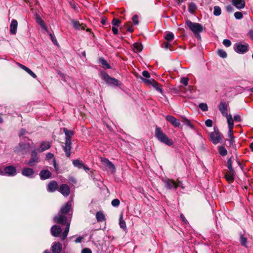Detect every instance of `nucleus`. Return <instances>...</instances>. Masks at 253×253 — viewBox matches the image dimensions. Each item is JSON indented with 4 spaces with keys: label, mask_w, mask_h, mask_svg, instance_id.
I'll list each match as a JSON object with an SVG mask.
<instances>
[{
    "label": "nucleus",
    "mask_w": 253,
    "mask_h": 253,
    "mask_svg": "<svg viewBox=\"0 0 253 253\" xmlns=\"http://www.w3.org/2000/svg\"><path fill=\"white\" fill-rule=\"evenodd\" d=\"M132 20L133 21V23L135 25H137L139 23L138 21V16L137 15H134L132 17Z\"/></svg>",
    "instance_id": "50"
},
{
    "label": "nucleus",
    "mask_w": 253,
    "mask_h": 253,
    "mask_svg": "<svg viewBox=\"0 0 253 253\" xmlns=\"http://www.w3.org/2000/svg\"><path fill=\"white\" fill-rule=\"evenodd\" d=\"M226 10L228 12H232L233 11V8L231 5H227L226 6Z\"/></svg>",
    "instance_id": "60"
},
{
    "label": "nucleus",
    "mask_w": 253,
    "mask_h": 253,
    "mask_svg": "<svg viewBox=\"0 0 253 253\" xmlns=\"http://www.w3.org/2000/svg\"><path fill=\"white\" fill-rule=\"evenodd\" d=\"M63 131L66 136L65 140L71 141V138L74 135V132L72 130L67 129V128L65 127L63 128Z\"/></svg>",
    "instance_id": "26"
},
{
    "label": "nucleus",
    "mask_w": 253,
    "mask_h": 253,
    "mask_svg": "<svg viewBox=\"0 0 253 253\" xmlns=\"http://www.w3.org/2000/svg\"><path fill=\"white\" fill-rule=\"evenodd\" d=\"M152 86H153L155 88V89L158 91L160 92L161 93H163L162 86L156 81L154 82Z\"/></svg>",
    "instance_id": "34"
},
{
    "label": "nucleus",
    "mask_w": 253,
    "mask_h": 253,
    "mask_svg": "<svg viewBox=\"0 0 253 253\" xmlns=\"http://www.w3.org/2000/svg\"><path fill=\"white\" fill-rule=\"evenodd\" d=\"M139 78L145 84L149 85H153V83L155 81L154 79H144L141 76H139Z\"/></svg>",
    "instance_id": "32"
},
{
    "label": "nucleus",
    "mask_w": 253,
    "mask_h": 253,
    "mask_svg": "<svg viewBox=\"0 0 253 253\" xmlns=\"http://www.w3.org/2000/svg\"><path fill=\"white\" fill-rule=\"evenodd\" d=\"M227 118V123L228 124V127H231V128H233L234 122L232 119V117L231 115H227L225 116Z\"/></svg>",
    "instance_id": "36"
},
{
    "label": "nucleus",
    "mask_w": 253,
    "mask_h": 253,
    "mask_svg": "<svg viewBox=\"0 0 253 253\" xmlns=\"http://www.w3.org/2000/svg\"><path fill=\"white\" fill-rule=\"evenodd\" d=\"M228 141L229 142L230 146H233L235 145L234 137L231 138L230 139L228 140Z\"/></svg>",
    "instance_id": "56"
},
{
    "label": "nucleus",
    "mask_w": 253,
    "mask_h": 253,
    "mask_svg": "<svg viewBox=\"0 0 253 253\" xmlns=\"http://www.w3.org/2000/svg\"><path fill=\"white\" fill-rule=\"evenodd\" d=\"M210 137L212 142L216 144L218 143L222 137V134L218 131L214 129L213 132L211 133Z\"/></svg>",
    "instance_id": "9"
},
{
    "label": "nucleus",
    "mask_w": 253,
    "mask_h": 253,
    "mask_svg": "<svg viewBox=\"0 0 253 253\" xmlns=\"http://www.w3.org/2000/svg\"><path fill=\"white\" fill-rule=\"evenodd\" d=\"M71 141L65 140L64 145H63V149L67 157H70L71 155Z\"/></svg>",
    "instance_id": "12"
},
{
    "label": "nucleus",
    "mask_w": 253,
    "mask_h": 253,
    "mask_svg": "<svg viewBox=\"0 0 253 253\" xmlns=\"http://www.w3.org/2000/svg\"><path fill=\"white\" fill-rule=\"evenodd\" d=\"M54 157V155L53 154L48 153L46 154V158L47 160H50L51 159H53Z\"/></svg>",
    "instance_id": "57"
},
{
    "label": "nucleus",
    "mask_w": 253,
    "mask_h": 253,
    "mask_svg": "<svg viewBox=\"0 0 253 253\" xmlns=\"http://www.w3.org/2000/svg\"><path fill=\"white\" fill-rule=\"evenodd\" d=\"M51 147V143L49 141L46 142H42L41 144L40 148L38 149V151L40 152H42L48 149H49Z\"/></svg>",
    "instance_id": "20"
},
{
    "label": "nucleus",
    "mask_w": 253,
    "mask_h": 253,
    "mask_svg": "<svg viewBox=\"0 0 253 253\" xmlns=\"http://www.w3.org/2000/svg\"><path fill=\"white\" fill-rule=\"evenodd\" d=\"M120 201L118 199H114L112 201L111 204L113 207H117L120 205Z\"/></svg>",
    "instance_id": "47"
},
{
    "label": "nucleus",
    "mask_w": 253,
    "mask_h": 253,
    "mask_svg": "<svg viewBox=\"0 0 253 253\" xmlns=\"http://www.w3.org/2000/svg\"><path fill=\"white\" fill-rule=\"evenodd\" d=\"M205 125L208 127H211L212 126V120H211L210 119H208V120H206V122H205Z\"/></svg>",
    "instance_id": "53"
},
{
    "label": "nucleus",
    "mask_w": 253,
    "mask_h": 253,
    "mask_svg": "<svg viewBox=\"0 0 253 253\" xmlns=\"http://www.w3.org/2000/svg\"><path fill=\"white\" fill-rule=\"evenodd\" d=\"M17 64L18 66L21 69H23L24 71H25L27 73H28L30 76H31L33 78L35 79L37 78L36 75L29 68L26 67L25 66L19 63H17Z\"/></svg>",
    "instance_id": "25"
},
{
    "label": "nucleus",
    "mask_w": 253,
    "mask_h": 253,
    "mask_svg": "<svg viewBox=\"0 0 253 253\" xmlns=\"http://www.w3.org/2000/svg\"><path fill=\"white\" fill-rule=\"evenodd\" d=\"M50 36L51 38V40L52 42L54 43V44H57V42L56 39V38L53 35H52L51 34H50Z\"/></svg>",
    "instance_id": "55"
},
{
    "label": "nucleus",
    "mask_w": 253,
    "mask_h": 253,
    "mask_svg": "<svg viewBox=\"0 0 253 253\" xmlns=\"http://www.w3.org/2000/svg\"><path fill=\"white\" fill-rule=\"evenodd\" d=\"M182 122L186 126L190 127L192 129L194 128V126L192 125V124L190 122V120H189L188 119H187L185 117H182Z\"/></svg>",
    "instance_id": "28"
},
{
    "label": "nucleus",
    "mask_w": 253,
    "mask_h": 253,
    "mask_svg": "<svg viewBox=\"0 0 253 253\" xmlns=\"http://www.w3.org/2000/svg\"><path fill=\"white\" fill-rule=\"evenodd\" d=\"M37 22L38 23V24H39L41 27L43 29H44V30L45 31H47V27L45 24V23H44L42 19V18L40 17H38L37 18Z\"/></svg>",
    "instance_id": "31"
},
{
    "label": "nucleus",
    "mask_w": 253,
    "mask_h": 253,
    "mask_svg": "<svg viewBox=\"0 0 253 253\" xmlns=\"http://www.w3.org/2000/svg\"><path fill=\"white\" fill-rule=\"evenodd\" d=\"M133 47L135 52H140L142 49V45L138 43H134Z\"/></svg>",
    "instance_id": "38"
},
{
    "label": "nucleus",
    "mask_w": 253,
    "mask_h": 253,
    "mask_svg": "<svg viewBox=\"0 0 253 253\" xmlns=\"http://www.w3.org/2000/svg\"><path fill=\"white\" fill-rule=\"evenodd\" d=\"M155 136L160 142L166 145L169 146L173 145L172 140L167 136L160 127L156 126L155 131Z\"/></svg>",
    "instance_id": "2"
},
{
    "label": "nucleus",
    "mask_w": 253,
    "mask_h": 253,
    "mask_svg": "<svg viewBox=\"0 0 253 253\" xmlns=\"http://www.w3.org/2000/svg\"><path fill=\"white\" fill-rule=\"evenodd\" d=\"M21 173L23 175L32 178L34 177V171L30 168H25L21 170Z\"/></svg>",
    "instance_id": "10"
},
{
    "label": "nucleus",
    "mask_w": 253,
    "mask_h": 253,
    "mask_svg": "<svg viewBox=\"0 0 253 253\" xmlns=\"http://www.w3.org/2000/svg\"><path fill=\"white\" fill-rule=\"evenodd\" d=\"M188 78H182L180 80V83L182 84L184 86H187L188 83Z\"/></svg>",
    "instance_id": "48"
},
{
    "label": "nucleus",
    "mask_w": 253,
    "mask_h": 253,
    "mask_svg": "<svg viewBox=\"0 0 253 253\" xmlns=\"http://www.w3.org/2000/svg\"><path fill=\"white\" fill-rule=\"evenodd\" d=\"M231 2L238 9H242L245 6V2L244 0H232Z\"/></svg>",
    "instance_id": "16"
},
{
    "label": "nucleus",
    "mask_w": 253,
    "mask_h": 253,
    "mask_svg": "<svg viewBox=\"0 0 253 253\" xmlns=\"http://www.w3.org/2000/svg\"><path fill=\"white\" fill-rule=\"evenodd\" d=\"M233 128H231V127H229V131H228V137L230 138L234 137L233 132Z\"/></svg>",
    "instance_id": "52"
},
{
    "label": "nucleus",
    "mask_w": 253,
    "mask_h": 253,
    "mask_svg": "<svg viewBox=\"0 0 253 253\" xmlns=\"http://www.w3.org/2000/svg\"><path fill=\"white\" fill-rule=\"evenodd\" d=\"M217 54L219 56L223 58H226L227 57L226 52L222 49H218Z\"/></svg>",
    "instance_id": "41"
},
{
    "label": "nucleus",
    "mask_w": 253,
    "mask_h": 253,
    "mask_svg": "<svg viewBox=\"0 0 253 253\" xmlns=\"http://www.w3.org/2000/svg\"><path fill=\"white\" fill-rule=\"evenodd\" d=\"M72 207V203L71 202H68L66 203V204L63 206L60 210V212L62 214H66L69 212L71 209Z\"/></svg>",
    "instance_id": "23"
},
{
    "label": "nucleus",
    "mask_w": 253,
    "mask_h": 253,
    "mask_svg": "<svg viewBox=\"0 0 253 253\" xmlns=\"http://www.w3.org/2000/svg\"><path fill=\"white\" fill-rule=\"evenodd\" d=\"M234 15L236 19H241L243 17L242 13L239 11L235 12Z\"/></svg>",
    "instance_id": "46"
},
{
    "label": "nucleus",
    "mask_w": 253,
    "mask_h": 253,
    "mask_svg": "<svg viewBox=\"0 0 253 253\" xmlns=\"http://www.w3.org/2000/svg\"><path fill=\"white\" fill-rule=\"evenodd\" d=\"M121 23L120 20L117 18H114L112 21V24L114 26H119V24Z\"/></svg>",
    "instance_id": "51"
},
{
    "label": "nucleus",
    "mask_w": 253,
    "mask_h": 253,
    "mask_svg": "<svg viewBox=\"0 0 253 253\" xmlns=\"http://www.w3.org/2000/svg\"><path fill=\"white\" fill-rule=\"evenodd\" d=\"M163 181L165 183V187L168 189H174L176 190L178 185H180V184H181V181H178L176 182L173 180L169 178L166 179Z\"/></svg>",
    "instance_id": "6"
},
{
    "label": "nucleus",
    "mask_w": 253,
    "mask_h": 253,
    "mask_svg": "<svg viewBox=\"0 0 253 253\" xmlns=\"http://www.w3.org/2000/svg\"><path fill=\"white\" fill-rule=\"evenodd\" d=\"M59 191L65 197L68 196L70 192L69 186L66 184H63L60 185L59 188Z\"/></svg>",
    "instance_id": "15"
},
{
    "label": "nucleus",
    "mask_w": 253,
    "mask_h": 253,
    "mask_svg": "<svg viewBox=\"0 0 253 253\" xmlns=\"http://www.w3.org/2000/svg\"><path fill=\"white\" fill-rule=\"evenodd\" d=\"M235 172V170H229L225 173V177L229 182H232L234 179Z\"/></svg>",
    "instance_id": "22"
},
{
    "label": "nucleus",
    "mask_w": 253,
    "mask_h": 253,
    "mask_svg": "<svg viewBox=\"0 0 253 253\" xmlns=\"http://www.w3.org/2000/svg\"><path fill=\"white\" fill-rule=\"evenodd\" d=\"M82 253H92V252L90 249L88 248H85L82 251Z\"/></svg>",
    "instance_id": "58"
},
{
    "label": "nucleus",
    "mask_w": 253,
    "mask_h": 253,
    "mask_svg": "<svg viewBox=\"0 0 253 253\" xmlns=\"http://www.w3.org/2000/svg\"><path fill=\"white\" fill-rule=\"evenodd\" d=\"M223 44L226 47H229L231 45V42L229 40L225 39L223 41Z\"/></svg>",
    "instance_id": "49"
},
{
    "label": "nucleus",
    "mask_w": 253,
    "mask_h": 253,
    "mask_svg": "<svg viewBox=\"0 0 253 253\" xmlns=\"http://www.w3.org/2000/svg\"><path fill=\"white\" fill-rule=\"evenodd\" d=\"M240 241L241 245L243 246L247 247V238L244 237L243 235L240 236Z\"/></svg>",
    "instance_id": "44"
},
{
    "label": "nucleus",
    "mask_w": 253,
    "mask_h": 253,
    "mask_svg": "<svg viewBox=\"0 0 253 253\" xmlns=\"http://www.w3.org/2000/svg\"><path fill=\"white\" fill-rule=\"evenodd\" d=\"M166 119L174 127H179L180 126V122L172 116H167L166 117Z\"/></svg>",
    "instance_id": "11"
},
{
    "label": "nucleus",
    "mask_w": 253,
    "mask_h": 253,
    "mask_svg": "<svg viewBox=\"0 0 253 253\" xmlns=\"http://www.w3.org/2000/svg\"><path fill=\"white\" fill-rule=\"evenodd\" d=\"M169 46H170V44L169 42H166L164 43V47L165 49L169 48Z\"/></svg>",
    "instance_id": "64"
},
{
    "label": "nucleus",
    "mask_w": 253,
    "mask_h": 253,
    "mask_svg": "<svg viewBox=\"0 0 253 253\" xmlns=\"http://www.w3.org/2000/svg\"><path fill=\"white\" fill-rule=\"evenodd\" d=\"M196 9H197V6L194 3L191 2L189 3V6H188V11L190 13L193 14Z\"/></svg>",
    "instance_id": "33"
},
{
    "label": "nucleus",
    "mask_w": 253,
    "mask_h": 253,
    "mask_svg": "<svg viewBox=\"0 0 253 253\" xmlns=\"http://www.w3.org/2000/svg\"><path fill=\"white\" fill-rule=\"evenodd\" d=\"M58 188V184L55 181H50L47 185V190L49 192H53Z\"/></svg>",
    "instance_id": "19"
},
{
    "label": "nucleus",
    "mask_w": 253,
    "mask_h": 253,
    "mask_svg": "<svg viewBox=\"0 0 253 253\" xmlns=\"http://www.w3.org/2000/svg\"><path fill=\"white\" fill-rule=\"evenodd\" d=\"M31 145L29 142H23L21 141L19 144L14 149V151L19 154H26L29 151Z\"/></svg>",
    "instance_id": "4"
},
{
    "label": "nucleus",
    "mask_w": 253,
    "mask_h": 253,
    "mask_svg": "<svg viewBox=\"0 0 253 253\" xmlns=\"http://www.w3.org/2000/svg\"><path fill=\"white\" fill-rule=\"evenodd\" d=\"M142 74L144 77H145L146 78H150V73L147 71H143Z\"/></svg>",
    "instance_id": "54"
},
{
    "label": "nucleus",
    "mask_w": 253,
    "mask_h": 253,
    "mask_svg": "<svg viewBox=\"0 0 253 253\" xmlns=\"http://www.w3.org/2000/svg\"><path fill=\"white\" fill-rule=\"evenodd\" d=\"M71 217L69 219L64 215L58 213L54 217V221L56 223H60L62 225H65V228L61 234L62 229L60 226L54 225L51 228V234L54 237H60L62 240H65L69 233L70 226Z\"/></svg>",
    "instance_id": "1"
},
{
    "label": "nucleus",
    "mask_w": 253,
    "mask_h": 253,
    "mask_svg": "<svg viewBox=\"0 0 253 253\" xmlns=\"http://www.w3.org/2000/svg\"><path fill=\"white\" fill-rule=\"evenodd\" d=\"M199 107L203 111H207L208 110V105L206 103H201L199 105Z\"/></svg>",
    "instance_id": "43"
},
{
    "label": "nucleus",
    "mask_w": 253,
    "mask_h": 253,
    "mask_svg": "<svg viewBox=\"0 0 253 253\" xmlns=\"http://www.w3.org/2000/svg\"><path fill=\"white\" fill-rule=\"evenodd\" d=\"M248 44L246 43L244 44L236 43L234 45V49L238 53L244 54L248 51Z\"/></svg>",
    "instance_id": "7"
},
{
    "label": "nucleus",
    "mask_w": 253,
    "mask_h": 253,
    "mask_svg": "<svg viewBox=\"0 0 253 253\" xmlns=\"http://www.w3.org/2000/svg\"><path fill=\"white\" fill-rule=\"evenodd\" d=\"M73 164L75 167L78 168V169H82L84 164L83 162L79 160H74L73 161Z\"/></svg>",
    "instance_id": "30"
},
{
    "label": "nucleus",
    "mask_w": 253,
    "mask_h": 253,
    "mask_svg": "<svg viewBox=\"0 0 253 253\" xmlns=\"http://www.w3.org/2000/svg\"><path fill=\"white\" fill-rule=\"evenodd\" d=\"M218 109L223 116L228 115L227 105L225 102H221L219 104Z\"/></svg>",
    "instance_id": "18"
},
{
    "label": "nucleus",
    "mask_w": 253,
    "mask_h": 253,
    "mask_svg": "<svg viewBox=\"0 0 253 253\" xmlns=\"http://www.w3.org/2000/svg\"><path fill=\"white\" fill-rule=\"evenodd\" d=\"M219 153L222 156H224L227 155V151L224 147H219Z\"/></svg>",
    "instance_id": "42"
},
{
    "label": "nucleus",
    "mask_w": 253,
    "mask_h": 253,
    "mask_svg": "<svg viewBox=\"0 0 253 253\" xmlns=\"http://www.w3.org/2000/svg\"><path fill=\"white\" fill-rule=\"evenodd\" d=\"M101 74L102 79L109 85L116 86L121 85V83L119 80L110 77L107 73L101 72Z\"/></svg>",
    "instance_id": "5"
},
{
    "label": "nucleus",
    "mask_w": 253,
    "mask_h": 253,
    "mask_svg": "<svg viewBox=\"0 0 253 253\" xmlns=\"http://www.w3.org/2000/svg\"><path fill=\"white\" fill-rule=\"evenodd\" d=\"M4 170V172L8 176H14L16 174V168L12 166L5 167Z\"/></svg>",
    "instance_id": "14"
},
{
    "label": "nucleus",
    "mask_w": 253,
    "mask_h": 253,
    "mask_svg": "<svg viewBox=\"0 0 253 253\" xmlns=\"http://www.w3.org/2000/svg\"><path fill=\"white\" fill-rule=\"evenodd\" d=\"M39 175L41 179H46L51 176V173L48 170H42Z\"/></svg>",
    "instance_id": "24"
},
{
    "label": "nucleus",
    "mask_w": 253,
    "mask_h": 253,
    "mask_svg": "<svg viewBox=\"0 0 253 253\" xmlns=\"http://www.w3.org/2000/svg\"><path fill=\"white\" fill-rule=\"evenodd\" d=\"M18 23L16 20L13 19L10 25V32L12 35L16 33Z\"/></svg>",
    "instance_id": "21"
},
{
    "label": "nucleus",
    "mask_w": 253,
    "mask_h": 253,
    "mask_svg": "<svg viewBox=\"0 0 253 253\" xmlns=\"http://www.w3.org/2000/svg\"><path fill=\"white\" fill-rule=\"evenodd\" d=\"M101 161L105 167L106 169L111 172H114L115 171V166L108 159L104 158L101 159Z\"/></svg>",
    "instance_id": "8"
},
{
    "label": "nucleus",
    "mask_w": 253,
    "mask_h": 253,
    "mask_svg": "<svg viewBox=\"0 0 253 253\" xmlns=\"http://www.w3.org/2000/svg\"><path fill=\"white\" fill-rule=\"evenodd\" d=\"M96 217L97 221L98 222L103 221L105 218L104 215L101 211L97 212L96 214Z\"/></svg>",
    "instance_id": "35"
},
{
    "label": "nucleus",
    "mask_w": 253,
    "mask_h": 253,
    "mask_svg": "<svg viewBox=\"0 0 253 253\" xmlns=\"http://www.w3.org/2000/svg\"><path fill=\"white\" fill-rule=\"evenodd\" d=\"M119 220H120L119 224H120V227L124 229H126V224L125 221L123 219V214L122 213L120 215Z\"/></svg>",
    "instance_id": "39"
},
{
    "label": "nucleus",
    "mask_w": 253,
    "mask_h": 253,
    "mask_svg": "<svg viewBox=\"0 0 253 253\" xmlns=\"http://www.w3.org/2000/svg\"><path fill=\"white\" fill-rule=\"evenodd\" d=\"M83 239V238L82 237H79L76 239L75 242L76 243H81Z\"/></svg>",
    "instance_id": "62"
},
{
    "label": "nucleus",
    "mask_w": 253,
    "mask_h": 253,
    "mask_svg": "<svg viewBox=\"0 0 253 253\" xmlns=\"http://www.w3.org/2000/svg\"><path fill=\"white\" fill-rule=\"evenodd\" d=\"M232 161L231 158H229L227 162V167L229 169V170H231L232 171L233 170H234V169L232 168Z\"/></svg>",
    "instance_id": "45"
},
{
    "label": "nucleus",
    "mask_w": 253,
    "mask_h": 253,
    "mask_svg": "<svg viewBox=\"0 0 253 253\" xmlns=\"http://www.w3.org/2000/svg\"><path fill=\"white\" fill-rule=\"evenodd\" d=\"M174 34L171 32H167L165 36V39L168 42L172 41L174 39Z\"/></svg>",
    "instance_id": "29"
},
{
    "label": "nucleus",
    "mask_w": 253,
    "mask_h": 253,
    "mask_svg": "<svg viewBox=\"0 0 253 253\" xmlns=\"http://www.w3.org/2000/svg\"><path fill=\"white\" fill-rule=\"evenodd\" d=\"M99 63L101 64L102 67L104 69H110L111 66L108 63L107 61L103 58H99Z\"/></svg>",
    "instance_id": "27"
},
{
    "label": "nucleus",
    "mask_w": 253,
    "mask_h": 253,
    "mask_svg": "<svg viewBox=\"0 0 253 253\" xmlns=\"http://www.w3.org/2000/svg\"><path fill=\"white\" fill-rule=\"evenodd\" d=\"M186 23L187 27L193 33L195 37L198 39L201 40V37L200 33L203 30L202 25L198 23L192 22L190 20H187Z\"/></svg>",
    "instance_id": "3"
},
{
    "label": "nucleus",
    "mask_w": 253,
    "mask_h": 253,
    "mask_svg": "<svg viewBox=\"0 0 253 253\" xmlns=\"http://www.w3.org/2000/svg\"><path fill=\"white\" fill-rule=\"evenodd\" d=\"M72 23L74 25V27L76 29H84V27L83 25V24H80L79 21L73 20Z\"/></svg>",
    "instance_id": "37"
},
{
    "label": "nucleus",
    "mask_w": 253,
    "mask_h": 253,
    "mask_svg": "<svg viewBox=\"0 0 253 253\" xmlns=\"http://www.w3.org/2000/svg\"><path fill=\"white\" fill-rule=\"evenodd\" d=\"M221 8L218 6H215L214 7L213 14L215 16H219L221 14Z\"/></svg>",
    "instance_id": "40"
},
{
    "label": "nucleus",
    "mask_w": 253,
    "mask_h": 253,
    "mask_svg": "<svg viewBox=\"0 0 253 253\" xmlns=\"http://www.w3.org/2000/svg\"><path fill=\"white\" fill-rule=\"evenodd\" d=\"M234 120L235 121L239 122L241 120V117L238 115H236L234 116Z\"/></svg>",
    "instance_id": "59"
},
{
    "label": "nucleus",
    "mask_w": 253,
    "mask_h": 253,
    "mask_svg": "<svg viewBox=\"0 0 253 253\" xmlns=\"http://www.w3.org/2000/svg\"><path fill=\"white\" fill-rule=\"evenodd\" d=\"M180 218H181L183 222H184L185 223H187V220L186 219V218L184 217L183 214H180Z\"/></svg>",
    "instance_id": "63"
},
{
    "label": "nucleus",
    "mask_w": 253,
    "mask_h": 253,
    "mask_svg": "<svg viewBox=\"0 0 253 253\" xmlns=\"http://www.w3.org/2000/svg\"><path fill=\"white\" fill-rule=\"evenodd\" d=\"M112 32L115 35H117L118 33V29L117 28L115 27H113L112 28Z\"/></svg>",
    "instance_id": "61"
},
{
    "label": "nucleus",
    "mask_w": 253,
    "mask_h": 253,
    "mask_svg": "<svg viewBox=\"0 0 253 253\" xmlns=\"http://www.w3.org/2000/svg\"><path fill=\"white\" fill-rule=\"evenodd\" d=\"M38 160L39 157L37 152L35 151H33L31 153V158L27 163V164L30 166H33L38 162Z\"/></svg>",
    "instance_id": "13"
},
{
    "label": "nucleus",
    "mask_w": 253,
    "mask_h": 253,
    "mask_svg": "<svg viewBox=\"0 0 253 253\" xmlns=\"http://www.w3.org/2000/svg\"><path fill=\"white\" fill-rule=\"evenodd\" d=\"M52 253H60L62 251V244L59 242H54L51 247Z\"/></svg>",
    "instance_id": "17"
}]
</instances>
